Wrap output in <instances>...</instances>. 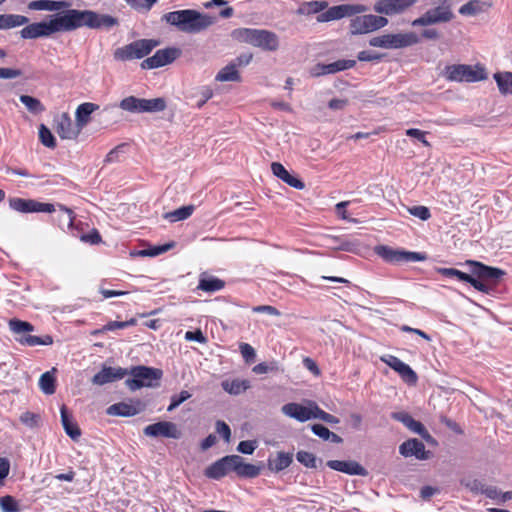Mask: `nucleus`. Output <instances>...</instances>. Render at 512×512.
I'll list each match as a JSON object with an SVG mask.
<instances>
[{
	"label": "nucleus",
	"instance_id": "393cba45",
	"mask_svg": "<svg viewBox=\"0 0 512 512\" xmlns=\"http://www.w3.org/2000/svg\"><path fill=\"white\" fill-rule=\"evenodd\" d=\"M327 466L335 471L343 472L348 475L366 476V469L356 461L329 460Z\"/></svg>",
	"mask_w": 512,
	"mask_h": 512
},
{
	"label": "nucleus",
	"instance_id": "4468645a",
	"mask_svg": "<svg viewBox=\"0 0 512 512\" xmlns=\"http://www.w3.org/2000/svg\"><path fill=\"white\" fill-rule=\"evenodd\" d=\"M9 207L20 213H52L56 210L55 206L51 203H42L34 199H23L18 197H12L9 199Z\"/></svg>",
	"mask_w": 512,
	"mask_h": 512
},
{
	"label": "nucleus",
	"instance_id": "6e6552de",
	"mask_svg": "<svg viewBox=\"0 0 512 512\" xmlns=\"http://www.w3.org/2000/svg\"><path fill=\"white\" fill-rule=\"evenodd\" d=\"M419 42L420 37L415 32H406L373 37L369 40V45L383 49H401L416 45Z\"/></svg>",
	"mask_w": 512,
	"mask_h": 512
},
{
	"label": "nucleus",
	"instance_id": "39448f33",
	"mask_svg": "<svg viewBox=\"0 0 512 512\" xmlns=\"http://www.w3.org/2000/svg\"><path fill=\"white\" fill-rule=\"evenodd\" d=\"M442 76L451 82L475 83L486 80L488 75L480 64H451L444 68Z\"/></svg>",
	"mask_w": 512,
	"mask_h": 512
},
{
	"label": "nucleus",
	"instance_id": "7c9ffc66",
	"mask_svg": "<svg viewBox=\"0 0 512 512\" xmlns=\"http://www.w3.org/2000/svg\"><path fill=\"white\" fill-rule=\"evenodd\" d=\"M61 413V422L63 425V428L68 436H70L73 440H77L80 435L81 431L78 427V425L73 421L72 416L69 414L67 408L65 405H63L60 409Z\"/></svg>",
	"mask_w": 512,
	"mask_h": 512
},
{
	"label": "nucleus",
	"instance_id": "69168bd1",
	"mask_svg": "<svg viewBox=\"0 0 512 512\" xmlns=\"http://www.w3.org/2000/svg\"><path fill=\"white\" fill-rule=\"evenodd\" d=\"M406 135L409 137L416 138L417 140H419L421 143H423L427 147L430 146V143L425 138L426 132H424L420 129H416V128L407 129Z\"/></svg>",
	"mask_w": 512,
	"mask_h": 512
},
{
	"label": "nucleus",
	"instance_id": "72a5a7b5",
	"mask_svg": "<svg viewBox=\"0 0 512 512\" xmlns=\"http://www.w3.org/2000/svg\"><path fill=\"white\" fill-rule=\"evenodd\" d=\"M29 23V18L20 14H0V30H8Z\"/></svg>",
	"mask_w": 512,
	"mask_h": 512
},
{
	"label": "nucleus",
	"instance_id": "a18cd8bd",
	"mask_svg": "<svg viewBox=\"0 0 512 512\" xmlns=\"http://www.w3.org/2000/svg\"><path fill=\"white\" fill-rule=\"evenodd\" d=\"M39 139H40V142L48 148L53 149L56 147L55 137L53 136L50 129L47 126H45L44 124H41L39 126Z\"/></svg>",
	"mask_w": 512,
	"mask_h": 512
},
{
	"label": "nucleus",
	"instance_id": "bb28decb",
	"mask_svg": "<svg viewBox=\"0 0 512 512\" xmlns=\"http://www.w3.org/2000/svg\"><path fill=\"white\" fill-rule=\"evenodd\" d=\"M293 454L288 452H277L275 456L268 459V469L274 473H278L291 465Z\"/></svg>",
	"mask_w": 512,
	"mask_h": 512
},
{
	"label": "nucleus",
	"instance_id": "052dcab7",
	"mask_svg": "<svg viewBox=\"0 0 512 512\" xmlns=\"http://www.w3.org/2000/svg\"><path fill=\"white\" fill-rule=\"evenodd\" d=\"M239 348H240V353H241L242 357L244 358V360L247 363H251L254 361V359L256 357V352H255V349L250 344L241 343Z\"/></svg>",
	"mask_w": 512,
	"mask_h": 512
},
{
	"label": "nucleus",
	"instance_id": "0eeeda50",
	"mask_svg": "<svg viewBox=\"0 0 512 512\" xmlns=\"http://www.w3.org/2000/svg\"><path fill=\"white\" fill-rule=\"evenodd\" d=\"M128 375H130L131 378L126 379L125 385L131 391H136L142 387L159 386L163 372L158 368L139 365L128 369Z\"/></svg>",
	"mask_w": 512,
	"mask_h": 512
},
{
	"label": "nucleus",
	"instance_id": "3c124183",
	"mask_svg": "<svg viewBox=\"0 0 512 512\" xmlns=\"http://www.w3.org/2000/svg\"><path fill=\"white\" fill-rule=\"evenodd\" d=\"M311 406L314 407V419H320L328 424H338L339 419L332 414H329L319 408L316 403H311Z\"/></svg>",
	"mask_w": 512,
	"mask_h": 512
},
{
	"label": "nucleus",
	"instance_id": "f257e3e1",
	"mask_svg": "<svg viewBox=\"0 0 512 512\" xmlns=\"http://www.w3.org/2000/svg\"><path fill=\"white\" fill-rule=\"evenodd\" d=\"M162 20L185 33H199L214 23V18L194 9L172 11L164 14Z\"/></svg>",
	"mask_w": 512,
	"mask_h": 512
},
{
	"label": "nucleus",
	"instance_id": "20e7f679",
	"mask_svg": "<svg viewBox=\"0 0 512 512\" xmlns=\"http://www.w3.org/2000/svg\"><path fill=\"white\" fill-rule=\"evenodd\" d=\"M233 37L266 51H276L279 48L278 36L264 29L239 28L233 31Z\"/></svg>",
	"mask_w": 512,
	"mask_h": 512
},
{
	"label": "nucleus",
	"instance_id": "9b49d317",
	"mask_svg": "<svg viewBox=\"0 0 512 512\" xmlns=\"http://www.w3.org/2000/svg\"><path fill=\"white\" fill-rule=\"evenodd\" d=\"M354 16L350 20V32L353 35L367 34L381 29L388 24V19L383 16L373 14Z\"/></svg>",
	"mask_w": 512,
	"mask_h": 512
},
{
	"label": "nucleus",
	"instance_id": "c03bdc74",
	"mask_svg": "<svg viewBox=\"0 0 512 512\" xmlns=\"http://www.w3.org/2000/svg\"><path fill=\"white\" fill-rule=\"evenodd\" d=\"M9 328L15 334H24L26 332L34 331V326L32 324L16 318L9 321Z\"/></svg>",
	"mask_w": 512,
	"mask_h": 512
},
{
	"label": "nucleus",
	"instance_id": "a19ab883",
	"mask_svg": "<svg viewBox=\"0 0 512 512\" xmlns=\"http://www.w3.org/2000/svg\"><path fill=\"white\" fill-rule=\"evenodd\" d=\"M327 6L328 3L326 1H309L301 4L297 12L301 15L317 14L324 11Z\"/></svg>",
	"mask_w": 512,
	"mask_h": 512
},
{
	"label": "nucleus",
	"instance_id": "e2e57ef3",
	"mask_svg": "<svg viewBox=\"0 0 512 512\" xmlns=\"http://www.w3.org/2000/svg\"><path fill=\"white\" fill-rule=\"evenodd\" d=\"M256 447H257L256 441L244 440L238 444L237 451L242 454L251 455L255 451Z\"/></svg>",
	"mask_w": 512,
	"mask_h": 512
},
{
	"label": "nucleus",
	"instance_id": "dca6fc26",
	"mask_svg": "<svg viewBox=\"0 0 512 512\" xmlns=\"http://www.w3.org/2000/svg\"><path fill=\"white\" fill-rule=\"evenodd\" d=\"M144 435L148 437H165L172 439H179L182 436L181 431L177 425L170 421H159L154 424H150L143 429Z\"/></svg>",
	"mask_w": 512,
	"mask_h": 512
},
{
	"label": "nucleus",
	"instance_id": "7ed1b4c3",
	"mask_svg": "<svg viewBox=\"0 0 512 512\" xmlns=\"http://www.w3.org/2000/svg\"><path fill=\"white\" fill-rule=\"evenodd\" d=\"M25 25L26 26L20 31V36L23 39L49 37L58 32L69 31L66 11L50 16L49 21L27 23Z\"/></svg>",
	"mask_w": 512,
	"mask_h": 512
},
{
	"label": "nucleus",
	"instance_id": "f704fd0d",
	"mask_svg": "<svg viewBox=\"0 0 512 512\" xmlns=\"http://www.w3.org/2000/svg\"><path fill=\"white\" fill-rule=\"evenodd\" d=\"M224 286L225 282L223 280L214 276L202 275L197 288L208 293H213L221 290Z\"/></svg>",
	"mask_w": 512,
	"mask_h": 512
},
{
	"label": "nucleus",
	"instance_id": "c9c22d12",
	"mask_svg": "<svg viewBox=\"0 0 512 512\" xmlns=\"http://www.w3.org/2000/svg\"><path fill=\"white\" fill-rule=\"evenodd\" d=\"M216 81L219 82H227V81H233L238 82L240 81L241 77L237 70V64L235 62H231L225 67H223L216 75L215 77Z\"/></svg>",
	"mask_w": 512,
	"mask_h": 512
},
{
	"label": "nucleus",
	"instance_id": "864d4df0",
	"mask_svg": "<svg viewBox=\"0 0 512 512\" xmlns=\"http://www.w3.org/2000/svg\"><path fill=\"white\" fill-rule=\"evenodd\" d=\"M438 272L445 277H456L459 281L467 282L471 274L464 273L455 268H439Z\"/></svg>",
	"mask_w": 512,
	"mask_h": 512
},
{
	"label": "nucleus",
	"instance_id": "cd10ccee",
	"mask_svg": "<svg viewBox=\"0 0 512 512\" xmlns=\"http://www.w3.org/2000/svg\"><path fill=\"white\" fill-rule=\"evenodd\" d=\"M99 106L91 102L80 104L75 112L76 126L82 130L90 121V116Z\"/></svg>",
	"mask_w": 512,
	"mask_h": 512
},
{
	"label": "nucleus",
	"instance_id": "9d476101",
	"mask_svg": "<svg viewBox=\"0 0 512 512\" xmlns=\"http://www.w3.org/2000/svg\"><path fill=\"white\" fill-rule=\"evenodd\" d=\"M166 101L164 98L144 99L129 96L122 99L119 107L130 113H156L165 110Z\"/></svg>",
	"mask_w": 512,
	"mask_h": 512
},
{
	"label": "nucleus",
	"instance_id": "e433bc0d",
	"mask_svg": "<svg viewBox=\"0 0 512 512\" xmlns=\"http://www.w3.org/2000/svg\"><path fill=\"white\" fill-rule=\"evenodd\" d=\"M221 385L223 390L231 395H239L250 388V382L241 379L225 380Z\"/></svg>",
	"mask_w": 512,
	"mask_h": 512
},
{
	"label": "nucleus",
	"instance_id": "c756f323",
	"mask_svg": "<svg viewBox=\"0 0 512 512\" xmlns=\"http://www.w3.org/2000/svg\"><path fill=\"white\" fill-rule=\"evenodd\" d=\"M68 7L70 3L66 1L35 0L28 4L30 10L36 11H59Z\"/></svg>",
	"mask_w": 512,
	"mask_h": 512
},
{
	"label": "nucleus",
	"instance_id": "79ce46f5",
	"mask_svg": "<svg viewBox=\"0 0 512 512\" xmlns=\"http://www.w3.org/2000/svg\"><path fill=\"white\" fill-rule=\"evenodd\" d=\"M18 341L30 347L38 346V345H51L53 343V338L50 335H45L43 337L33 336V335H23Z\"/></svg>",
	"mask_w": 512,
	"mask_h": 512
},
{
	"label": "nucleus",
	"instance_id": "603ef678",
	"mask_svg": "<svg viewBox=\"0 0 512 512\" xmlns=\"http://www.w3.org/2000/svg\"><path fill=\"white\" fill-rule=\"evenodd\" d=\"M355 65H356L355 60H346V59L337 60L333 63H329L330 73L335 74L337 72L353 68Z\"/></svg>",
	"mask_w": 512,
	"mask_h": 512
},
{
	"label": "nucleus",
	"instance_id": "37998d69",
	"mask_svg": "<svg viewBox=\"0 0 512 512\" xmlns=\"http://www.w3.org/2000/svg\"><path fill=\"white\" fill-rule=\"evenodd\" d=\"M20 101L25 105L29 112L33 114L41 113L45 110L43 104L37 98L29 95H21Z\"/></svg>",
	"mask_w": 512,
	"mask_h": 512
},
{
	"label": "nucleus",
	"instance_id": "f03ea898",
	"mask_svg": "<svg viewBox=\"0 0 512 512\" xmlns=\"http://www.w3.org/2000/svg\"><path fill=\"white\" fill-rule=\"evenodd\" d=\"M69 31L81 27L90 29H110L119 24V20L108 14H100L92 10L67 9Z\"/></svg>",
	"mask_w": 512,
	"mask_h": 512
},
{
	"label": "nucleus",
	"instance_id": "5701e85b",
	"mask_svg": "<svg viewBox=\"0 0 512 512\" xmlns=\"http://www.w3.org/2000/svg\"><path fill=\"white\" fill-rule=\"evenodd\" d=\"M126 375H128V369L126 368L104 366L98 373L93 376L92 383L102 386L104 384L120 380Z\"/></svg>",
	"mask_w": 512,
	"mask_h": 512
},
{
	"label": "nucleus",
	"instance_id": "774afa93",
	"mask_svg": "<svg viewBox=\"0 0 512 512\" xmlns=\"http://www.w3.org/2000/svg\"><path fill=\"white\" fill-rule=\"evenodd\" d=\"M272 173L282 181L289 175V172L286 168L279 162H273L271 164Z\"/></svg>",
	"mask_w": 512,
	"mask_h": 512
},
{
	"label": "nucleus",
	"instance_id": "13d9d810",
	"mask_svg": "<svg viewBox=\"0 0 512 512\" xmlns=\"http://www.w3.org/2000/svg\"><path fill=\"white\" fill-rule=\"evenodd\" d=\"M408 211L411 215L423 221H426L431 217L430 210L426 206H413L411 208H408Z\"/></svg>",
	"mask_w": 512,
	"mask_h": 512
},
{
	"label": "nucleus",
	"instance_id": "58836bf2",
	"mask_svg": "<svg viewBox=\"0 0 512 512\" xmlns=\"http://www.w3.org/2000/svg\"><path fill=\"white\" fill-rule=\"evenodd\" d=\"M494 79L500 93L512 95V72H497Z\"/></svg>",
	"mask_w": 512,
	"mask_h": 512
},
{
	"label": "nucleus",
	"instance_id": "6ab92c4d",
	"mask_svg": "<svg viewBox=\"0 0 512 512\" xmlns=\"http://www.w3.org/2000/svg\"><path fill=\"white\" fill-rule=\"evenodd\" d=\"M399 453L403 457L414 456L418 460H428L432 453L425 449V445L417 438H410L399 446Z\"/></svg>",
	"mask_w": 512,
	"mask_h": 512
},
{
	"label": "nucleus",
	"instance_id": "4be33fe9",
	"mask_svg": "<svg viewBox=\"0 0 512 512\" xmlns=\"http://www.w3.org/2000/svg\"><path fill=\"white\" fill-rule=\"evenodd\" d=\"M55 130L62 139H75L80 133V129L74 127L68 113H62L54 119Z\"/></svg>",
	"mask_w": 512,
	"mask_h": 512
},
{
	"label": "nucleus",
	"instance_id": "a211bd4d",
	"mask_svg": "<svg viewBox=\"0 0 512 512\" xmlns=\"http://www.w3.org/2000/svg\"><path fill=\"white\" fill-rule=\"evenodd\" d=\"M417 0H378L373 9L375 12L384 15H396L403 13Z\"/></svg>",
	"mask_w": 512,
	"mask_h": 512
},
{
	"label": "nucleus",
	"instance_id": "2f4dec72",
	"mask_svg": "<svg viewBox=\"0 0 512 512\" xmlns=\"http://www.w3.org/2000/svg\"><path fill=\"white\" fill-rule=\"evenodd\" d=\"M391 418L401 422L405 427L416 434L424 431V425L413 419V417L407 412H393L391 413Z\"/></svg>",
	"mask_w": 512,
	"mask_h": 512
},
{
	"label": "nucleus",
	"instance_id": "412c9836",
	"mask_svg": "<svg viewBox=\"0 0 512 512\" xmlns=\"http://www.w3.org/2000/svg\"><path fill=\"white\" fill-rule=\"evenodd\" d=\"M312 401L309 402V406H303L299 403H287L282 406L281 412L290 418L296 419L299 422H306L310 419H314V407L311 406Z\"/></svg>",
	"mask_w": 512,
	"mask_h": 512
},
{
	"label": "nucleus",
	"instance_id": "0e129e2a",
	"mask_svg": "<svg viewBox=\"0 0 512 512\" xmlns=\"http://www.w3.org/2000/svg\"><path fill=\"white\" fill-rule=\"evenodd\" d=\"M309 73H310L311 77H320L323 75L331 74L329 64H323V63H318L315 66H313L310 69Z\"/></svg>",
	"mask_w": 512,
	"mask_h": 512
},
{
	"label": "nucleus",
	"instance_id": "1a4fd4ad",
	"mask_svg": "<svg viewBox=\"0 0 512 512\" xmlns=\"http://www.w3.org/2000/svg\"><path fill=\"white\" fill-rule=\"evenodd\" d=\"M159 45V41L154 39H139L131 42L114 51V58L118 61H129L141 59L149 55L151 51Z\"/></svg>",
	"mask_w": 512,
	"mask_h": 512
},
{
	"label": "nucleus",
	"instance_id": "6e6d98bb",
	"mask_svg": "<svg viewBox=\"0 0 512 512\" xmlns=\"http://www.w3.org/2000/svg\"><path fill=\"white\" fill-rule=\"evenodd\" d=\"M157 0H126V3L137 11H149Z\"/></svg>",
	"mask_w": 512,
	"mask_h": 512
},
{
	"label": "nucleus",
	"instance_id": "8fccbe9b",
	"mask_svg": "<svg viewBox=\"0 0 512 512\" xmlns=\"http://www.w3.org/2000/svg\"><path fill=\"white\" fill-rule=\"evenodd\" d=\"M0 508L3 512H20L18 502L10 495L0 497Z\"/></svg>",
	"mask_w": 512,
	"mask_h": 512
},
{
	"label": "nucleus",
	"instance_id": "bf43d9fd",
	"mask_svg": "<svg viewBox=\"0 0 512 512\" xmlns=\"http://www.w3.org/2000/svg\"><path fill=\"white\" fill-rule=\"evenodd\" d=\"M461 484L464 485L467 489H469L473 493H481L485 485L478 479H463L461 480Z\"/></svg>",
	"mask_w": 512,
	"mask_h": 512
},
{
	"label": "nucleus",
	"instance_id": "5fc2aeb1",
	"mask_svg": "<svg viewBox=\"0 0 512 512\" xmlns=\"http://www.w3.org/2000/svg\"><path fill=\"white\" fill-rule=\"evenodd\" d=\"M297 460L308 468L316 467V457L313 453L307 451H298L296 454Z\"/></svg>",
	"mask_w": 512,
	"mask_h": 512
},
{
	"label": "nucleus",
	"instance_id": "b1692460",
	"mask_svg": "<svg viewBox=\"0 0 512 512\" xmlns=\"http://www.w3.org/2000/svg\"><path fill=\"white\" fill-rule=\"evenodd\" d=\"M235 461L233 455L225 456L212 463L205 469V476L210 479H220L232 471V463Z\"/></svg>",
	"mask_w": 512,
	"mask_h": 512
},
{
	"label": "nucleus",
	"instance_id": "ddd939ff",
	"mask_svg": "<svg viewBox=\"0 0 512 512\" xmlns=\"http://www.w3.org/2000/svg\"><path fill=\"white\" fill-rule=\"evenodd\" d=\"M366 10L367 7L362 4H341L330 7L326 11H322V13L317 16V21L322 23L339 20L344 17L358 15Z\"/></svg>",
	"mask_w": 512,
	"mask_h": 512
},
{
	"label": "nucleus",
	"instance_id": "a878e982",
	"mask_svg": "<svg viewBox=\"0 0 512 512\" xmlns=\"http://www.w3.org/2000/svg\"><path fill=\"white\" fill-rule=\"evenodd\" d=\"M233 458L235 461L232 463V471L236 472L238 476L254 478L260 474V467L245 463L244 459L239 455H233Z\"/></svg>",
	"mask_w": 512,
	"mask_h": 512
},
{
	"label": "nucleus",
	"instance_id": "f8f14e48",
	"mask_svg": "<svg viewBox=\"0 0 512 512\" xmlns=\"http://www.w3.org/2000/svg\"><path fill=\"white\" fill-rule=\"evenodd\" d=\"M375 252L383 260L393 264L401 262H420L427 259L425 253L398 250L384 245L377 246Z\"/></svg>",
	"mask_w": 512,
	"mask_h": 512
},
{
	"label": "nucleus",
	"instance_id": "423d86ee",
	"mask_svg": "<svg viewBox=\"0 0 512 512\" xmlns=\"http://www.w3.org/2000/svg\"><path fill=\"white\" fill-rule=\"evenodd\" d=\"M455 17L450 0H433L432 7L412 21L413 27H427L448 23Z\"/></svg>",
	"mask_w": 512,
	"mask_h": 512
},
{
	"label": "nucleus",
	"instance_id": "09e8293b",
	"mask_svg": "<svg viewBox=\"0 0 512 512\" xmlns=\"http://www.w3.org/2000/svg\"><path fill=\"white\" fill-rule=\"evenodd\" d=\"M174 246H175L174 242H169L164 245L154 246L152 248L142 250V251H140L139 254L142 256L155 257V256H158L160 254H163V253L169 251Z\"/></svg>",
	"mask_w": 512,
	"mask_h": 512
},
{
	"label": "nucleus",
	"instance_id": "680f3d73",
	"mask_svg": "<svg viewBox=\"0 0 512 512\" xmlns=\"http://www.w3.org/2000/svg\"><path fill=\"white\" fill-rule=\"evenodd\" d=\"M190 397H191V394L185 390L181 391L179 395L172 396L171 403L168 406L167 410L169 412L173 411L175 408H177L184 401L188 400Z\"/></svg>",
	"mask_w": 512,
	"mask_h": 512
},
{
	"label": "nucleus",
	"instance_id": "2eb2a0df",
	"mask_svg": "<svg viewBox=\"0 0 512 512\" xmlns=\"http://www.w3.org/2000/svg\"><path fill=\"white\" fill-rule=\"evenodd\" d=\"M181 55V50L176 47H168L157 50L151 57L144 59L141 63L143 69H155L163 67L175 61Z\"/></svg>",
	"mask_w": 512,
	"mask_h": 512
},
{
	"label": "nucleus",
	"instance_id": "aec40b11",
	"mask_svg": "<svg viewBox=\"0 0 512 512\" xmlns=\"http://www.w3.org/2000/svg\"><path fill=\"white\" fill-rule=\"evenodd\" d=\"M467 265L470 266L472 275L486 282L496 283L505 274L499 268L487 266L478 261L469 260Z\"/></svg>",
	"mask_w": 512,
	"mask_h": 512
},
{
	"label": "nucleus",
	"instance_id": "49530a36",
	"mask_svg": "<svg viewBox=\"0 0 512 512\" xmlns=\"http://www.w3.org/2000/svg\"><path fill=\"white\" fill-rule=\"evenodd\" d=\"M135 324L136 320L133 318L127 321H111L104 325L101 329L95 331L94 334L102 333L105 331H113L116 329H124L130 326H134Z\"/></svg>",
	"mask_w": 512,
	"mask_h": 512
},
{
	"label": "nucleus",
	"instance_id": "473e14b6",
	"mask_svg": "<svg viewBox=\"0 0 512 512\" xmlns=\"http://www.w3.org/2000/svg\"><path fill=\"white\" fill-rule=\"evenodd\" d=\"M491 7V3L481 0H470L459 8V13L464 16H475L486 12Z\"/></svg>",
	"mask_w": 512,
	"mask_h": 512
},
{
	"label": "nucleus",
	"instance_id": "de8ad7c7",
	"mask_svg": "<svg viewBox=\"0 0 512 512\" xmlns=\"http://www.w3.org/2000/svg\"><path fill=\"white\" fill-rule=\"evenodd\" d=\"M20 421L26 427L36 428L40 425L41 416H40V414L26 411L20 415Z\"/></svg>",
	"mask_w": 512,
	"mask_h": 512
},
{
	"label": "nucleus",
	"instance_id": "338daca9",
	"mask_svg": "<svg viewBox=\"0 0 512 512\" xmlns=\"http://www.w3.org/2000/svg\"><path fill=\"white\" fill-rule=\"evenodd\" d=\"M216 431L224 440H230L231 429L224 421L218 420L216 422Z\"/></svg>",
	"mask_w": 512,
	"mask_h": 512
},
{
	"label": "nucleus",
	"instance_id": "c85d7f7f",
	"mask_svg": "<svg viewBox=\"0 0 512 512\" xmlns=\"http://www.w3.org/2000/svg\"><path fill=\"white\" fill-rule=\"evenodd\" d=\"M140 412L139 403L132 404L126 402L115 403L108 407L107 414L113 416L130 417Z\"/></svg>",
	"mask_w": 512,
	"mask_h": 512
},
{
	"label": "nucleus",
	"instance_id": "4d7b16f0",
	"mask_svg": "<svg viewBox=\"0 0 512 512\" xmlns=\"http://www.w3.org/2000/svg\"><path fill=\"white\" fill-rule=\"evenodd\" d=\"M467 283L471 284L476 290L486 294L490 293V291L492 290V287L488 283H486V281L481 280L472 274L470 275Z\"/></svg>",
	"mask_w": 512,
	"mask_h": 512
},
{
	"label": "nucleus",
	"instance_id": "f3484780",
	"mask_svg": "<svg viewBox=\"0 0 512 512\" xmlns=\"http://www.w3.org/2000/svg\"><path fill=\"white\" fill-rule=\"evenodd\" d=\"M380 360L396 371L401 378L408 384H416L418 377L415 371L398 357L393 355H383Z\"/></svg>",
	"mask_w": 512,
	"mask_h": 512
},
{
	"label": "nucleus",
	"instance_id": "ea45409f",
	"mask_svg": "<svg viewBox=\"0 0 512 512\" xmlns=\"http://www.w3.org/2000/svg\"><path fill=\"white\" fill-rule=\"evenodd\" d=\"M55 371L56 369L53 368L51 371L43 373L39 379V387L46 395H52L55 393V377L53 375Z\"/></svg>",
	"mask_w": 512,
	"mask_h": 512
},
{
	"label": "nucleus",
	"instance_id": "4c0bfd02",
	"mask_svg": "<svg viewBox=\"0 0 512 512\" xmlns=\"http://www.w3.org/2000/svg\"><path fill=\"white\" fill-rule=\"evenodd\" d=\"M195 210L194 205L182 206L176 210L167 212L164 214V218L171 223L186 220L189 218Z\"/></svg>",
	"mask_w": 512,
	"mask_h": 512
}]
</instances>
